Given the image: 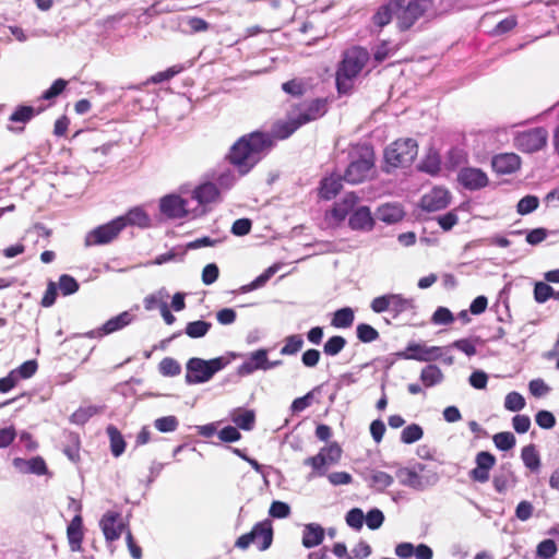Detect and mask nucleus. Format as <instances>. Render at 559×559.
<instances>
[{"label":"nucleus","instance_id":"f257e3e1","mask_svg":"<svg viewBox=\"0 0 559 559\" xmlns=\"http://www.w3.org/2000/svg\"><path fill=\"white\" fill-rule=\"evenodd\" d=\"M273 143L264 132H252L238 139L229 150L227 158L234 169L219 167L213 169L210 178L222 190L231 189L239 178L249 174L253 167L272 150Z\"/></svg>","mask_w":559,"mask_h":559},{"label":"nucleus","instance_id":"f03ea898","mask_svg":"<svg viewBox=\"0 0 559 559\" xmlns=\"http://www.w3.org/2000/svg\"><path fill=\"white\" fill-rule=\"evenodd\" d=\"M368 60L369 53L361 47H352L344 52L335 78L338 94H349L352 92L355 79Z\"/></svg>","mask_w":559,"mask_h":559},{"label":"nucleus","instance_id":"7ed1b4c3","mask_svg":"<svg viewBox=\"0 0 559 559\" xmlns=\"http://www.w3.org/2000/svg\"><path fill=\"white\" fill-rule=\"evenodd\" d=\"M229 362L230 359L226 356H219L209 360L199 357H192L186 364L185 381L188 385L209 382Z\"/></svg>","mask_w":559,"mask_h":559},{"label":"nucleus","instance_id":"20e7f679","mask_svg":"<svg viewBox=\"0 0 559 559\" xmlns=\"http://www.w3.org/2000/svg\"><path fill=\"white\" fill-rule=\"evenodd\" d=\"M418 154V145L413 139H400L384 151L385 164L393 168L409 166Z\"/></svg>","mask_w":559,"mask_h":559},{"label":"nucleus","instance_id":"39448f33","mask_svg":"<svg viewBox=\"0 0 559 559\" xmlns=\"http://www.w3.org/2000/svg\"><path fill=\"white\" fill-rule=\"evenodd\" d=\"M370 308L376 313L390 312L393 319L402 313L414 311L416 308L413 298H406L401 294H385L372 299Z\"/></svg>","mask_w":559,"mask_h":559},{"label":"nucleus","instance_id":"423d86ee","mask_svg":"<svg viewBox=\"0 0 559 559\" xmlns=\"http://www.w3.org/2000/svg\"><path fill=\"white\" fill-rule=\"evenodd\" d=\"M417 469L423 474H418L416 469H411L407 467H399L395 472V476L397 477L401 485L409 487L414 490L423 491L429 487L435 486L439 481V475L436 472L427 471L425 472V465L417 464Z\"/></svg>","mask_w":559,"mask_h":559},{"label":"nucleus","instance_id":"0eeeda50","mask_svg":"<svg viewBox=\"0 0 559 559\" xmlns=\"http://www.w3.org/2000/svg\"><path fill=\"white\" fill-rule=\"evenodd\" d=\"M273 542V527L269 520H264L254 524L249 533L239 536L235 546L239 549H247L250 545H254L260 551L269 549Z\"/></svg>","mask_w":559,"mask_h":559},{"label":"nucleus","instance_id":"6e6552de","mask_svg":"<svg viewBox=\"0 0 559 559\" xmlns=\"http://www.w3.org/2000/svg\"><path fill=\"white\" fill-rule=\"evenodd\" d=\"M341 447L336 442H333L321 448L319 453L314 456L307 457L304 461V464L312 467V472L309 474L308 479L316 476L326 475L329 466L336 464L341 460Z\"/></svg>","mask_w":559,"mask_h":559},{"label":"nucleus","instance_id":"1a4fd4ad","mask_svg":"<svg viewBox=\"0 0 559 559\" xmlns=\"http://www.w3.org/2000/svg\"><path fill=\"white\" fill-rule=\"evenodd\" d=\"M548 131L544 127H536L520 131L514 135V146L523 153H535L547 145Z\"/></svg>","mask_w":559,"mask_h":559},{"label":"nucleus","instance_id":"9d476101","mask_svg":"<svg viewBox=\"0 0 559 559\" xmlns=\"http://www.w3.org/2000/svg\"><path fill=\"white\" fill-rule=\"evenodd\" d=\"M444 347L428 346L426 343L409 342L406 347L395 355L400 359L431 362L442 357Z\"/></svg>","mask_w":559,"mask_h":559},{"label":"nucleus","instance_id":"9b49d317","mask_svg":"<svg viewBox=\"0 0 559 559\" xmlns=\"http://www.w3.org/2000/svg\"><path fill=\"white\" fill-rule=\"evenodd\" d=\"M159 210L163 215L171 219H179L187 216L194 217L190 198H182L178 194L163 197L159 202Z\"/></svg>","mask_w":559,"mask_h":559},{"label":"nucleus","instance_id":"f8f14e48","mask_svg":"<svg viewBox=\"0 0 559 559\" xmlns=\"http://www.w3.org/2000/svg\"><path fill=\"white\" fill-rule=\"evenodd\" d=\"M373 167V154L366 152L357 157H352L344 173V180L348 183H360L365 181Z\"/></svg>","mask_w":559,"mask_h":559},{"label":"nucleus","instance_id":"ddd939ff","mask_svg":"<svg viewBox=\"0 0 559 559\" xmlns=\"http://www.w3.org/2000/svg\"><path fill=\"white\" fill-rule=\"evenodd\" d=\"M219 189L212 181H205L197 186L190 195L194 217L205 213V205L219 201Z\"/></svg>","mask_w":559,"mask_h":559},{"label":"nucleus","instance_id":"4468645a","mask_svg":"<svg viewBox=\"0 0 559 559\" xmlns=\"http://www.w3.org/2000/svg\"><path fill=\"white\" fill-rule=\"evenodd\" d=\"M123 229L124 224L122 221L114 218L110 222L90 230L85 236V246L91 247L107 245L112 241Z\"/></svg>","mask_w":559,"mask_h":559},{"label":"nucleus","instance_id":"2eb2a0df","mask_svg":"<svg viewBox=\"0 0 559 559\" xmlns=\"http://www.w3.org/2000/svg\"><path fill=\"white\" fill-rule=\"evenodd\" d=\"M135 316L131 311H123L118 316L107 320L102 326L84 333L83 336L88 338L106 336L128 326L133 322Z\"/></svg>","mask_w":559,"mask_h":559},{"label":"nucleus","instance_id":"dca6fc26","mask_svg":"<svg viewBox=\"0 0 559 559\" xmlns=\"http://www.w3.org/2000/svg\"><path fill=\"white\" fill-rule=\"evenodd\" d=\"M99 526L106 542L111 543L120 538L128 524L122 520L121 513L117 511H107L102 516Z\"/></svg>","mask_w":559,"mask_h":559},{"label":"nucleus","instance_id":"f3484780","mask_svg":"<svg viewBox=\"0 0 559 559\" xmlns=\"http://www.w3.org/2000/svg\"><path fill=\"white\" fill-rule=\"evenodd\" d=\"M496 456L488 451H480L476 454V466L469 471L468 476L473 481L485 484L490 478V471L496 465Z\"/></svg>","mask_w":559,"mask_h":559},{"label":"nucleus","instance_id":"a211bd4d","mask_svg":"<svg viewBox=\"0 0 559 559\" xmlns=\"http://www.w3.org/2000/svg\"><path fill=\"white\" fill-rule=\"evenodd\" d=\"M518 484V477L510 462L502 463L495 472L492 485L498 493L504 495L508 490L513 489Z\"/></svg>","mask_w":559,"mask_h":559},{"label":"nucleus","instance_id":"6ab92c4d","mask_svg":"<svg viewBox=\"0 0 559 559\" xmlns=\"http://www.w3.org/2000/svg\"><path fill=\"white\" fill-rule=\"evenodd\" d=\"M459 182L467 190H479L488 185L487 175L479 168L465 167L459 171Z\"/></svg>","mask_w":559,"mask_h":559},{"label":"nucleus","instance_id":"aec40b11","mask_svg":"<svg viewBox=\"0 0 559 559\" xmlns=\"http://www.w3.org/2000/svg\"><path fill=\"white\" fill-rule=\"evenodd\" d=\"M450 200L451 195L447 189L435 188L421 198L420 206L426 212H437L445 209Z\"/></svg>","mask_w":559,"mask_h":559},{"label":"nucleus","instance_id":"412c9836","mask_svg":"<svg viewBox=\"0 0 559 559\" xmlns=\"http://www.w3.org/2000/svg\"><path fill=\"white\" fill-rule=\"evenodd\" d=\"M359 198L354 193H346L340 201L335 202L330 211L331 218L335 224H341L357 206Z\"/></svg>","mask_w":559,"mask_h":559},{"label":"nucleus","instance_id":"4be33fe9","mask_svg":"<svg viewBox=\"0 0 559 559\" xmlns=\"http://www.w3.org/2000/svg\"><path fill=\"white\" fill-rule=\"evenodd\" d=\"M265 364H267V349L260 348L251 353L248 359L238 367L237 374L245 377L257 370H265Z\"/></svg>","mask_w":559,"mask_h":559},{"label":"nucleus","instance_id":"5701e85b","mask_svg":"<svg viewBox=\"0 0 559 559\" xmlns=\"http://www.w3.org/2000/svg\"><path fill=\"white\" fill-rule=\"evenodd\" d=\"M491 166L498 175H509L520 169L521 158L514 153H502L492 157Z\"/></svg>","mask_w":559,"mask_h":559},{"label":"nucleus","instance_id":"b1692460","mask_svg":"<svg viewBox=\"0 0 559 559\" xmlns=\"http://www.w3.org/2000/svg\"><path fill=\"white\" fill-rule=\"evenodd\" d=\"M348 226L353 230L369 231L374 226L370 209L366 205L356 206L348 218Z\"/></svg>","mask_w":559,"mask_h":559},{"label":"nucleus","instance_id":"393cba45","mask_svg":"<svg viewBox=\"0 0 559 559\" xmlns=\"http://www.w3.org/2000/svg\"><path fill=\"white\" fill-rule=\"evenodd\" d=\"M81 504H76L75 510L78 512L81 511ZM67 536L70 545V549L72 551L81 550V545L83 542V519L80 513H78L67 528Z\"/></svg>","mask_w":559,"mask_h":559},{"label":"nucleus","instance_id":"a878e982","mask_svg":"<svg viewBox=\"0 0 559 559\" xmlns=\"http://www.w3.org/2000/svg\"><path fill=\"white\" fill-rule=\"evenodd\" d=\"M328 110V103L323 98H316L306 104L298 114L300 122L304 124L317 120L325 115Z\"/></svg>","mask_w":559,"mask_h":559},{"label":"nucleus","instance_id":"bb28decb","mask_svg":"<svg viewBox=\"0 0 559 559\" xmlns=\"http://www.w3.org/2000/svg\"><path fill=\"white\" fill-rule=\"evenodd\" d=\"M13 466L23 474L45 475L47 473V465L43 457L34 456L32 459L15 457Z\"/></svg>","mask_w":559,"mask_h":559},{"label":"nucleus","instance_id":"cd10ccee","mask_svg":"<svg viewBox=\"0 0 559 559\" xmlns=\"http://www.w3.org/2000/svg\"><path fill=\"white\" fill-rule=\"evenodd\" d=\"M396 11H399L397 1L390 0L385 2L384 4L380 5L372 15V24L379 29H382L393 20V17L396 19Z\"/></svg>","mask_w":559,"mask_h":559},{"label":"nucleus","instance_id":"c85d7f7f","mask_svg":"<svg viewBox=\"0 0 559 559\" xmlns=\"http://www.w3.org/2000/svg\"><path fill=\"white\" fill-rule=\"evenodd\" d=\"M324 528L318 523H308L304 525L301 544L310 549L319 546L324 539Z\"/></svg>","mask_w":559,"mask_h":559},{"label":"nucleus","instance_id":"c756f323","mask_svg":"<svg viewBox=\"0 0 559 559\" xmlns=\"http://www.w3.org/2000/svg\"><path fill=\"white\" fill-rule=\"evenodd\" d=\"M121 219L127 226H138L140 228H147L151 225V218L147 213L140 206L132 207L124 215L116 217Z\"/></svg>","mask_w":559,"mask_h":559},{"label":"nucleus","instance_id":"7c9ffc66","mask_svg":"<svg viewBox=\"0 0 559 559\" xmlns=\"http://www.w3.org/2000/svg\"><path fill=\"white\" fill-rule=\"evenodd\" d=\"M302 123L300 122L299 118L292 119L288 121H277L273 124L271 133H265L273 139L277 140H285L289 138L298 128H300ZM274 144V141H272Z\"/></svg>","mask_w":559,"mask_h":559},{"label":"nucleus","instance_id":"2f4dec72","mask_svg":"<svg viewBox=\"0 0 559 559\" xmlns=\"http://www.w3.org/2000/svg\"><path fill=\"white\" fill-rule=\"evenodd\" d=\"M344 178L341 175L332 174L324 177L320 182L319 194L324 200H331L341 191Z\"/></svg>","mask_w":559,"mask_h":559},{"label":"nucleus","instance_id":"473e14b6","mask_svg":"<svg viewBox=\"0 0 559 559\" xmlns=\"http://www.w3.org/2000/svg\"><path fill=\"white\" fill-rule=\"evenodd\" d=\"M230 418L237 428L250 431L255 424V413L253 409L235 408L230 413Z\"/></svg>","mask_w":559,"mask_h":559},{"label":"nucleus","instance_id":"72a5a7b5","mask_svg":"<svg viewBox=\"0 0 559 559\" xmlns=\"http://www.w3.org/2000/svg\"><path fill=\"white\" fill-rule=\"evenodd\" d=\"M281 267L282 263H274L273 265L269 266L266 270H264L262 274H260L251 283L242 285L239 288V293L246 294L263 287L270 281V278L281 270Z\"/></svg>","mask_w":559,"mask_h":559},{"label":"nucleus","instance_id":"f704fd0d","mask_svg":"<svg viewBox=\"0 0 559 559\" xmlns=\"http://www.w3.org/2000/svg\"><path fill=\"white\" fill-rule=\"evenodd\" d=\"M419 379L426 388H431L440 384L444 376L437 365L429 364L421 369Z\"/></svg>","mask_w":559,"mask_h":559},{"label":"nucleus","instance_id":"c9c22d12","mask_svg":"<svg viewBox=\"0 0 559 559\" xmlns=\"http://www.w3.org/2000/svg\"><path fill=\"white\" fill-rule=\"evenodd\" d=\"M521 459L526 468L532 473H538L542 466L540 456L535 444H527L521 451Z\"/></svg>","mask_w":559,"mask_h":559},{"label":"nucleus","instance_id":"e433bc0d","mask_svg":"<svg viewBox=\"0 0 559 559\" xmlns=\"http://www.w3.org/2000/svg\"><path fill=\"white\" fill-rule=\"evenodd\" d=\"M44 109V107L35 108L33 106L19 105L9 117V120L24 126Z\"/></svg>","mask_w":559,"mask_h":559},{"label":"nucleus","instance_id":"4c0bfd02","mask_svg":"<svg viewBox=\"0 0 559 559\" xmlns=\"http://www.w3.org/2000/svg\"><path fill=\"white\" fill-rule=\"evenodd\" d=\"M106 433L110 441V451L115 457H119L126 450V441L119 429L114 425H108Z\"/></svg>","mask_w":559,"mask_h":559},{"label":"nucleus","instance_id":"58836bf2","mask_svg":"<svg viewBox=\"0 0 559 559\" xmlns=\"http://www.w3.org/2000/svg\"><path fill=\"white\" fill-rule=\"evenodd\" d=\"M355 320V312L350 307H344L337 309L333 313V318L331 320V325L336 329H347L350 328Z\"/></svg>","mask_w":559,"mask_h":559},{"label":"nucleus","instance_id":"ea45409f","mask_svg":"<svg viewBox=\"0 0 559 559\" xmlns=\"http://www.w3.org/2000/svg\"><path fill=\"white\" fill-rule=\"evenodd\" d=\"M404 216L403 210L399 205L394 204H384L379 207L378 217L380 221L394 224L400 222Z\"/></svg>","mask_w":559,"mask_h":559},{"label":"nucleus","instance_id":"a19ab883","mask_svg":"<svg viewBox=\"0 0 559 559\" xmlns=\"http://www.w3.org/2000/svg\"><path fill=\"white\" fill-rule=\"evenodd\" d=\"M212 328V323L204 320L188 322L185 333L191 338H201L205 336Z\"/></svg>","mask_w":559,"mask_h":559},{"label":"nucleus","instance_id":"79ce46f5","mask_svg":"<svg viewBox=\"0 0 559 559\" xmlns=\"http://www.w3.org/2000/svg\"><path fill=\"white\" fill-rule=\"evenodd\" d=\"M369 479L370 487L377 491H383L394 483L393 476L382 471H372Z\"/></svg>","mask_w":559,"mask_h":559},{"label":"nucleus","instance_id":"37998d69","mask_svg":"<svg viewBox=\"0 0 559 559\" xmlns=\"http://www.w3.org/2000/svg\"><path fill=\"white\" fill-rule=\"evenodd\" d=\"M346 344L347 341L345 337L341 335H333L324 343L323 353L326 356H336L344 349Z\"/></svg>","mask_w":559,"mask_h":559},{"label":"nucleus","instance_id":"c03bdc74","mask_svg":"<svg viewBox=\"0 0 559 559\" xmlns=\"http://www.w3.org/2000/svg\"><path fill=\"white\" fill-rule=\"evenodd\" d=\"M57 288L60 289L63 296H70L79 290L80 284L73 276L62 274L58 278Z\"/></svg>","mask_w":559,"mask_h":559},{"label":"nucleus","instance_id":"a18cd8bd","mask_svg":"<svg viewBox=\"0 0 559 559\" xmlns=\"http://www.w3.org/2000/svg\"><path fill=\"white\" fill-rule=\"evenodd\" d=\"M304 346V338L300 334H293L285 338L281 354L285 356L296 355Z\"/></svg>","mask_w":559,"mask_h":559},{"label":"nucleus","instance_id":"49530a36","mask_svg":"<svg viewBox=\"0 0 559 559\" xmlns=\"http://www.w3.org/2000/svg\"><path fill=\"white\" fill-rule=\"evenodd\" d=\"M158 370L164 377H176L181 373V366L175 358L165 357L158 364Z\"/></svg>","mask_w":559,"mask_h":559},{"label":"nucleus","instance_id":"de8ad7c7","mask_svg":"<svg viewBox=\"0 0 559 559\" xmlns=\"http://www.w3.org/2000/svg\"><path fill=\"white\" fill-rule=\"evenodd\" d=\"M424 436V430L418 424H411L406 426L401 432V441L405 444H412L420 440Z\"/></svg>","mask_w":559,"mask_h":559},{"label":"nucleus","instance_id":"09e8293b","mask_svg":"<svg viewBox=\"0 0 559 559\" xmlns=\"http://www.w3.org/2000/svg\"><path fill=\"white\" fill-rule=\"evenodd\" d=\"M493 443L500 451H509L515 447L516 440L512 432L502 431L498 432L492 438Z\"/></svg>","mask_w":559,"mask_h":559},{"label":"nucleus","instance_id":"8fccbe9b","mask_svg":"<svg viewBox=\"0 0 559 559\" xmlns=\"http://www.w3.org/2000/svg\"><path fill=\"white\" fill-rule=\"evenodd\" d=\"M182 70H183V67L181 64L173 66V67L168 68L167 70L157 72L154 75H152L151 78H148L147 81L145 82V84H151V83L158 84V83H163L165 81H169L175 75L179 74Z\"/></svg>","mask_w":559,"mask_h":559},{"label":"nucleus","instance_id":"3c124183","mask_svg":"<svg viewBox=\"0 0 559 559\" xmlns=\"http://www.w3.org/2000/svg\"><path fill=\"white\" fill-rule=\"evenodd\" d=\"M356 336L362 343H371L379 338V332L368 323H359L356 328Z\"/></svg>","mask_w":559,"mask_h":559},{"label":"nucleus","instance_id":"603ef678","mask_svg":"<svg viewBox=\"0 0 559 559\" xmlns=\"http://www.w3.org/2000/svg\"><path fill=\"white\" fill-rule=\"evenodd\" d=\"M98 413V407L90 405L78 408L70 417V421L75 425H84L91 417Z\"/></svg>","mask_w":559,"mask_h":559},{"label":"nucleus","instance_id":"864d4df0","mask_svg":"<svg viewBox=\"0 0 559 559\" xmlns=\"http://www.w3.org/2000/svg\"><path fill=\"white\" fill-rule=\"evenodd\" d=\"M555 295V289L545 282H537L534 285V299L538 304H545Z\"/></svg>","mask_w":559,"mask_h":559},{"label":"nucleus","instance_id":"5fc2aeb1","mask_svg":"<svg viewBox=\"0 0 559 559\" xmlns=\"http://www.w3.org/2000/svg\"><path fill=\"white\" fill-rule=\"evenodd\" d=\"M321 386H316L313 390L309 391L304 396L297 397L293 401L290 405L292 413H300L308 408L313 402V394L316 391H319Z\"/></svg>","mask_w":559,"mask_h":559},{"label":"nucleus","instance_id":"6e6d98bb","mask_svg":"<svg viewBox=\"0 0 559 559\" xmlns=\"http://www.w3.org/2000/svg\"><path fill=\"white\" fill-rule=\"evenodd\" d=\"M539 205V199L536 195L523 197L516 205V211L521 215H526L534 212Z\"/></svg>","mask_w":559,"mask_h":559},{"label":"nucleus","instance_id":"4d7b16f0","mask_svg":"<svg viewBox=\"0 0 559 559\" xmlns=\"http://www.w3.org/2000/svg\"><path fill=\"white\" fill-rule=\"evenodd\" d=\"M346 524L355 531H360L364 525L365 514L361 509L353 508L345 516Z\"/></svg>","mask_w":559,"mask_h":559},{"label":"nucleus","instance_id":"13d9d810","mask_svg":"<svg viewBox=\"0 0 559 559\" xmlns=\"http://www.w3.org/2000/svg\"><path fill=\"white\" fill-rule=\"evenodd\" d=\"M525 406V399L519 392H510L504 399V407L510 412H519Z\"/></svg>","mask_w":559,"mask_h":559},{"label":"nucleus","instance_id":"bf43d9fd","mask_svg":"<svg viewBox=\"0 0 559 559\" xmlns=\"http://www.w3.org/2000/svg\"><path fill=\"white\" fill-rule=\"evenodd\" d=\"M453 321V313L445 307H438L431 317V323L435 325H448Z\"/></svg>","mask_w":559,"mask_h":559},{"label":"nucleus","instance_id":"052dcab7","mask_svg":"<svg viewBox=\"0 0 559 559\" xmlns=\"http://www.w3.org/2000/svg\"><path fill=\"white\" fill-rule=\"evenodd\" d=\"M179 421L176 416L169 415L157 418L154 421L155 428L160 432H173L178 428Z\"/></svg>","mask_w":559,"mask_h":559},{"label":"nucleus","instance_id":"680f3d73","mask_svg":"<svg viewBox=\"0 0 559 559\" xmlns=\"http://www.w3.org/2000/svg\"><path fill=\"white\" fill-rule=\"evenodd\" d=\"M365 521L368 528L374 531L382 526L384 522V514L380 509L373 508L367 512Z\"/></svg>","mask_w":559,"mask_h":559},{"label":"nucleus","instance_id":"e2e57ef3","mask_svg":"<svg viewBox=\"0 0 559 559\" xmlns=\"http://www.w3.org/2000/svg\"><path fill=\"white\" fill-rule=\"evenodd\" d=\"M557 550L555 540L544 539L537 545L536 556L543 559H550L556 555Z\"/></svg>","mask_w":559,"mask_h":559},{"label":"nucleus","instance_id":"0e129e2a","mask_svg":"<svg viewBox=\"0 0 559 559\" xmlns=\"http://www.w3.org/2000/svg\"><path fill=\"white\" fill-rule=\"evenodd\" d=\"M448 348H456L457 350H461L468 357H472V356L476 355V353H477L475 340H473V338L456 340L451 345H449Z\"/></svg>","mask_w":559,"mask_h":559},{"label":"nucleus","instance_id":"69168bd1","mask_svg":"<svg viewBox=\"0 0 559 559\" xmlns=\"http://www.w3.org/2000/svg\"><path fill=\"white\" fill-rule=\"evenodd\" d=\"M419 170L429 175H437L440 171V158L437 154L428 155L419 165Z\"/></svg>","mask_w":559,"mask_h":559},{"label":"nucleus","instance_id":"338daca9","mask_svg":"<svg viewBox=\"0 0 559 559\" xmlns=\"http://www.w3.org/2000/svg\"><path fill=\"white\" fill-rule=\"evenodd\" d=\"M37 367L38 365L36 360H26L11 372H14V377H17V380L28 379L36 372Z\"/></svg>","mask_w":559,"mask_h":559},{"label":"nucleus","instance_id":"774afa93","mask_svg":"<svg viewBox=\"0 0 559 559\" xmlns=\"http://www.w3.org/2000/svg\"><path fill=\"white\" fill-rule=\"evenodd\" d=\"M67 84H68V82L66 80L57 79L51 84V86L41 94L40 99H44V100L55 99L57 96H59L64 91Z\"/></svg>","mask_w":559,"mask_h":559}]
</instances>
